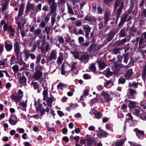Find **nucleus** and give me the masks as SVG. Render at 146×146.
I'll return each mask as SVG.
<instances>
[{"mask_svg":"<svg viewBox=\"0 0 146 146\" xmlns=\"http://www.w3.org/2000/svg\"><path fill=\"white\" fill-rule=\"evenodd\" d=\"M26 78L25 77H22L20 79V83L21 84H25L26 82Z\"/></svg>","mask_w":146,"mask_h":146,"instance_id":"nucleus-36","label":"nucleus"},{"mask_svg":"<svg viewBox=\"0 0 146 146\" xmlns=\"http://www.w3.org/2000/svg\"><path fill=\"white\" fill-rule=\"evenodd\" d=\"M26 21L25 20H23L21 23L18 22V28L21 30L24 25L26 23Z\"/></svg>","mask_w":146,"mask_h":146,"instance_id":"nucleus-20","label":"nucleus"},{"mask_svg":"<svg viewBox=\"0 0 146 146\" xmlns=\"http://www.w3.org/2000/svg\"><path fill=\"white\" fill-rule=\"evenodd\" d=\"M133 70L132 69H129L125 75V76L127 78H129L131 76Z\"/></svg>","mask_w":146,"mask_h":146,"instance_id":"nucleus-22","label":"nucleus"},{"mask_svg":"<svg viewBox=\"0 0 146 146\" xmlns=\"http://www.w3.org/2000/svg\"><path fill=\"white\" fill-rule=\"evenodd\" d=\"M27 100L24 102H21L20 103H19V105L20 106H21L23 108H25L27 107Z\"/></svg>","mask_w":146,"mask_h":146,"instance_id":"nucleus-35","label":"nucleus"},{"mask_svg":"<svg viewBox=\"0 0 146 146\" xmlns=\"http://www.w3.org/2000/svg\"><path fill=\"white\" fill-rule=\"evenodd\" d=\"M97 62L99 64L100 70H102L106 66V64L104 62L101 61H98Z\"/></svg>","mask_w":146,"mask_h":146,"instance_id":"nucleus-15","label":"nucleus"},{"mask_svg":"<svg viewBox=\"0 0 146 146\" xmlns=\"http://www.w3.org/2000/svg\"><path fill=\"white\" fill-rule=\"evenodd\" d=\"M8 3V2L7 1H6L5 2L2 8V11H4L7 9Z\"/></svg>","mask_w":146,"mask_h":146,"instance_id":"nucleus-38","label":"nucleus"},{"mask_svg":"<svg viewBox=\"0 0 146 146\" xmlns=\"http://www.w3.org/2000/svg\"><path fill=\"white\" fill-rule=\"evenodd\" d=\"M41 59V56L40 54H38L36 59V63L38 64L40 62Z\"/></svg>","mask_w":146,"mask_h":146,"instance_id":"nucleus-61","label":"nucleus"},{"mask_svg":"<svg viewBox=\"0 0 146 146\" xmlns=\"http://www.w3.org/2000/svg\"><path fill=\"white\" fill-rule=\"evenodd\" d=\"M50 28L48 27H46L45 28L44 31L48 35L50 33Z\"/></svg>","mask_w":146,"mask_h":146,"instance_id":"nucleus-50","label":"nucleus"},{"mask_svg":"<svg viewBox=\"0 0 146 146\" xmlns=\"http://www.w3.org/2000/svg\"><path fill=\"white\" fill-rule=\"evenodd\" d=\"M47 103L49 107H51L52 106V104L53 100L52 97L50 98H46L45 100H44Z\"/></svg>","mask_w":146,"mask_h":146,"instance_id":"nucleus-13","label":"nucleus"},{"mask_svg":"<svg viewBox=\"0 0 146 146\" xmlns=\"http://www.w3.org/2000/svg\"><path fill=\"white\" fill-rule=\"evenodd\" d=\"M57 52L55 50H51L48 57V59L50 61L55 60L57 58Z\"/></svg>","mask_w":146,"mask_h":146,"instance_id":"nucleus-4","label":"nucleus"},{"mask_svg":"<svg viewBox=\"0 0 146 146\" xmlns=\"http://www.w3.org/2000/svg\"><path fill=\"white\" fill-rule=\"evenodd\" d=\"M14 52L16 54V59L20 60H21V58L19 55L21 47L19 43L17 42H16L14 44Z\"/></svg>","mask_w":146,"mask_h":146,"instance_id":"nucleus-2","label":"nucleus"},{"mask_svg":"<svg viewBox=\"0 0 146 146\" xmlns=\"http://www.w3.org/2000/svg\"><path fill=\"white\" fill-rule=\"evenodd\" d=\"M146 75V63H145V65L144 66L143 70L142 77L143 79L144 82H145V76Z\"/></svg>","mask_w":146,"mask_h":146,"instance_id":"nucleus-25","label":"nucleus"},{"mask_svg":"<svg viewBox=\"0 0 146 146\" xmlns=\"http://www.w3.org/2000/svg\"><path fill=\"white\" fill-rule=\"evenodd\" d=\"M124 141L122 139L117 141L115 143V146H122L124 144Z\"/></svg>","mask_w":146,"mask_h":146,"instance_id":"nucleus-23","label":"nucleus"},{"mask_svg":"<svg viewBox=\"0 0 146 146\" xmlns=\"http://www.w3.org/2000/svg\"><path fill=\"white\" fill-rule=\"evenodd\" d=\"M90 113H93L95 115L96 118L98 119L101 118L102 116V113L96 110H92L90 112Z\"/></svg>","mask_w":146,"mask_h":146,"instance_id":"nucleus-9","label":"nucleus"},{"mask_svg":"<svg viewBox=\"0 0 146 146\" xmlns=\"http://www.w3.org/2000/svg\"><path fill=\"white\" fill-rule=\"evenodd\" d=\"M46 23L44 21H42L40 25V26L43 28L45 26Z\"/></svg>","mask_w":146,"mask_h":146,"instance_id":"nucleus-53","label":"nucleus"},{"mask_svg":"<svg viewBox=\"0 0 146 146\" xmlns=\"http://www.w3.org/2000/svg\"><path fill=\"white\" fill-rule=\"evenodd\" d=\"M95 135V134H94L93 135L92 137L87 139L86 140L88 144L91 145L93 143H96V142L94 139V136Z\"/></svg>","mask_w":146,"mask_h":146,"instance_id":"nucleus-10","label":"nucleus"},{"mask_svg":"<svg viewBox=\"0 0 146 146\" xmlns=\"http://www.w3.org/2000/svg\"><path fill=\"white\" fill-rule=\"evenodd\" d=\"M15 60V56L13 55L12 57L11 58L10 61V64L11 65H12L13 64Z\"/></svg>","mask_w":146,"mask_h":146,"instance_id":"nucleus-41","label":"nucleus"},{"mask_svg":"<svg viewBox=\"0 0 146 146\" xmlns=\"http://www.w3.org/2000/svg\"><path fill=\"white\" fill-rule=\"evenodd\" d=\"M11 117L9 119V123L12 125H15L17 122V117L15 116V119L13 120L12 118V117L13 115H14L13 114H11Z\"/></svg>","mask_w":146,"mask_h":146,"instance_id":"nucleus-11","label":"nucleus"},{"mask_svg":"<svg viewBox=\"0 0 146 146\" xmlns=\"http://www.w3.org/2000/svg\"><path fill=\"white\" fill-rule=\"evenodd\" d=\"M24 10V7L21 6L19 10V13L18 14V17L21 16L23 14Z\"/></svg>","mask_w":146,"mask_h":146,"instance_id":"nucleus-39","label":"nucleus"},{"mask_svg":"<svg viewBox=\"0 0 146 146\" xmlns=\"http://www.w3.org/2000/svg\"><path fill=\"white\" fill-rule=\"evenodd\" d=\"M63 56L62 55H61L58 58L56 63L58 65H59L62 63L63 59Z\"/></svg>","mask_w":146,"mask_h":146,"instance_id":"nucleus-21","label":"nucleus"},{"mask_svg":"<svg viewBox=\"0 0 146 146\" xmlns=\"http://www.w3.org/2000/svg\"><path fill=\"white\" fill-rule=\"evenodd\" d=\"M51 25L53 26L55 21V17L54 16H52L51 19Z\"/></svg>","mask_w":146,"mask_h":146,"instance_id":"nucleus-59","label":"nucleus"},{"mask_svg":"<svg viewBox=\"0 0 146 146\" xmlns=\"http://www.w3.org/2000/svg\"><path fill=\"white\" fill-rule=\"evenodd\" d=\"M129 143H130V146H141L140 145L136 143H132L130 141L129 142Z\"/></svg>","mask_w":146,"mask_h":146,"instance_id":"nucleus-64","label":"nucleus"},{"mask_svg":"<svg viewBox=\"0 0 146 146\" xmlns=\"http://www.w3.org/2000/svg\"><path fill=\"white\" fill-rule=\"evenodd\" d=\"M110 12L109 11H106L105 13V17L104 18V23L106 24L109 20V15Z\"/></svg>","mask_w":146,"mask_h":146,"instance_id":"nucleus-16","label":"nucleus"},{"mask_svg":"<svg viewBox=\"0 0 146 146\" xmlns=\"http://www.w3.org/2000/svg\"><path fill=\"white\" fill-rule=\"evenodd\" d=\"M58 40L60 42V43L63 44L64 42V39L62 36H59L58 38Z\"/></svg>","mask_w":146,"mask_h":146,"instance_id":"nucleus-57","label":"nucleus"},{"mask_svg":"<svg viewBox=\"0 0 146 146\" xmlns=\"http://www.w3.org/2000/svg\"><path fill=\"white\" fill-rule=\"evenodd\" d=\"M12 68L13 69V71L15 72H17V71H18L19 70H20V71H21V70H19V67H18V65H15L14 66L12 67ZM20 69H21V68H20Z\"/></svg>","mask_w":146,"mask_h":146,"instance_id":"nucleus-37","label":"nucleus"},{"mask_svg":"<svg viewBox=\"0 0 146 146\" xmlns=\"http://www.w3.org/2000/svg\"><path fill=\"white\" fill-rule=\"evenodd\" d=\"M74 92V90L71 88L70 89V91L69 92L67 93V95L69 96H71L73 95V92Z\"/></svg>","mask_w":146,"mask_h":146,"instance_id":"nucleus-56","label":"nucleus"},{"mask_svg":"<svg viewBox=\"0 0 146 146\" xmlns=\"http://www.w3.org/2000/svg\"><path fill=\"white\" fill-rule=\"evenodd\" d=\"M68 13L71 15H74V12L71 6L68 4H67Z\"/></svg>","mask_w":146,"mask_h":146,"instance_id":"nucleus-33","label":"nucleus"},{"mask_svg":"<svg viewBox=\"0 0 146 146\" xmlns=\"http://www.w3.org/2000/svg\"><path fill=\"white\" fill-rule=\"evenodd\" d=\"M125 82V79L123 78H120L119 80V83L124 84Z\"/></svg>","mask_w":146,"mask_h":146,"instance_id":"nucleus-48","label":"nucleus"},{"mask_svg":"<svg viewBox=\"0 0 146 146\" xmlns=\"http://www.w3.org/2000/svg\"><path fill=\"white\" fill-rule=\"evenodd\" d=\"M9 31L11 32L10 35L11 36H13L14 34L15 31L14 30L11 28H9Z\"/></svg>","mask_w":146,"mask_h":146,"instance_id":"nucleus-51","label":"nucleus"},{"mask_svg":"<svg viewBox=\"0 0 146 146\" xmlns=\"http://www.w3.org/2000/svg\"><path fill=\"white\" fill-rule=\"evenodd\" d=\"M112 81L111 80H108L105 83L104 86L105 87H106L107 88H109L108 86L111 83Z\"/></svg>","mask_w":146,"mask_h":146,"instance_id":"nucleus-45","label":"nucleus"},{"mask_svg":"<svg viewBox=\"0 0 146 146\" xmlns=\"http://www.w3.org/2000/svg\"><path fill=\"white\" fill-rule=\"evenodd\" d=\"M41 4L40 3L38 4L37 6L36 11L38 12L41 10Z\"/></svg>","mask_w":146,"mask_h":146,"instance_id":"nucleus-60","label":"nucleus"},{"mask_svg":"<svg viewBox=\"0 0 146 146\" xmlns=\"http://www.w3.org/2000/svg\"><path fill=\"white\" fill-rule=\"evenodd\" d=\"M31 84L33 85L34 88L35 90H37L38 89L39 85L38 84L37 82H31Z\"/></svg>","mask_w":146,"mask_h":146,"instance_id":"nucleus-34","label":"nucleus"},{"mask_svg":"<svg viewBox=\"0 0 146 146\" xmlns=\"http://www.w3.org/2000/svg\"><path fill=\"white\" fill-rule=\"evenodd\" d=\"M119 5L120 6V7H119L117 12V20L120 17V15L121 13V11L123 7V6H122V4L121 3Z\"/></svg>","mask_w":146,"mask_h":146,"instance_id":"nucleus-17","label":"nucleus"},{"mask_svg":"<svg viewBox=\"0 0 146 146\" xmlns=\"http://www.w3.org/2000/svg\"><path fill=\"white\" fill-rule=\"evenodd\" d=\"M30 55V52L27 50L25 49L21 53L19 54V55L21 58V60H20L17 59V63L21 66V70H22L24 69V67L26 63L23 61V58L25 62L27 61L29 58Z\"/></svg>","mask_w":146,"mask_h":146,"instance_id":"nucleus-1","label":"nucleus"},{"mask_svg":"<svg viewBox=\"0 0 146 146\" xmlns=\"http://www.w3.org/2000/svg\"><path fill=\"white\" fill-rule=\"evenodd\" d=\"M140 112V110L139 109H136L133 112V114L134 115L138 116Z\"/></svg>","mask_w":146,"mask_h":146,"instance_id":"nucleus-43","label":"nucleus"},{"mask_svg":"<svg viewBox=\"0 0 146 146\" xmlns=\"http://www.w3.org/2000/svg\"><path fill=\"white\" fill-rule=\"evenodd\" d=\"M10 97L12 100H14L15 102H20L22 99V96H20L17 95H15L14 94L11 95Z\"/></svg>","mask_w":146,"mask_h":146,"instance_id":"nucleus-7","label":"nucleus"},{"mask_svg":"<svg viewBox=\"0 0 146 146\" xmlns=\"http://www.w3.org/2000/svg\"><path fill=\"white\" fill-rule=\"evenodd\" d=\"M101 95L104 98L106 102H109L112 100V98L110 95L107 93L104 90H103L101 93Z\"/></svg>","mask_w":146,"mask_h":146,"instance_id":"nucleus-3","label":"nucleus"},{"mask_svg":"<svg viewBox=\"0 0 146 146\" xmlns=\"http://www.w3.org/2000/svg\"><path fill=\"white\" fill-rule=\"evenodd\" d=\"M34 8V4L29 3L27 5V8L25 10V12L27 13H29L30 12L31 9L33 10Z\"/></svg>","mask_w":146,"mask_h":146,"instance_id":"nucleus-14","label":"nucleus"},{"mask_svg":"<svg viewBox=\"0 0 146 146\" xmlns=\"http://www.w3.org/2000/svg\"><path fill=\"white\" fill-rule=\"evenodd\" d=\"M119 52V50L118 48H116L114 49L113 51V53L115 54H117Z\"/></svg>","mask_w":146,"mask_h":146,"instance_id":"nucleus-54","label":"nucleus"},{"mask_svg":"<svg viewBox=\"0 0 146 146\" xmlns=\"http://www.w3.org/2000/svg\"><path fill=\"white\" fill-rule=\"evenodd\" d=\"M129 90L130 94L131 95L133 96V95L136 92V91L132 89H129Z\"/></svg>","mask_w":146,"mask_h":146,"instance_id":"nucleus-46","label":"nucleus"},{"mask_svg":"<svg viewBox=\"0 0 146 146\" xmlns=\"http://www.w3.org/2000/svg\"><path fill=\"white\" fill-rule=\"evenodd\" d=\"M83 29L85 32L86 37H88L91 28L88 25H85L83 26Z\"/></svg>","mask_w":146,"mask_h":146,"instance_id":"nucleus-8","label":"nucleus"},{"mask_svg":"<svg viewBox=\"0 0 146 146\" xmlns=\"http://www.w3.org/2000/svg\"><path fill=\"white\" fill-rule=\"evenodd\" d=\"M126 118L128 119H130L132 120L133 119V117L131 115V113H129L127 114Z\"/></svg>","mask_w":146,"mask_h":146,"instance_id":"nucleus-44","label":"nucleus"},{"mask_svg":"<svg viewBox=\"0 0 146 146\" xmlns=\"http://www.w3.org/2000/svg\"><path fill=\"white\" fill-rule=\"evenodd\" d=\"M71 53L73 55L74 57L75 58L77 59L79 57V53L78 52L74 51L71 52Z\"/></svg>","mask_w":146,"mask_h":146,"instance_id":"nucleus-30","label":"nucleus"},{"mask_svg":"<svg viewBox=\"0 0 146 146\" xmlns=\"http://www.w3.org/2000/svg\"><path fill=\"white\" fill-rule=\"evenodd\" d=\"M66 87V85L61 83H59L57 86V88L58 89H60L62 90L63 88H65Z\"/></svg>","mask_w":146,"mask_h":146,"instance_id":"nucleus-32","label":"nucleus"},{"mask_svg":"<svg viewBox=\"0 0 146 146\" xmlns=\"http://www.w3.org/2000/svg\"><path fill=\"white\" fill-rule=\"evenodd\" d=\"M74 7L73 9L74 10L75 14H77L79 11V6L78 4H75L74 3Z\"/></svg>","mask_w":146,"mask_h":146,"instance_id":"nucleus-29","label":"nucleus"},{"mask_svg":"<svg viewBox=\"0 0 146 146\" xmlns=\"http://www.w3.org/2000/svg\"><path fill=\"white\" fill-rule=\"evenodd\" d=\"M65 73L64 66L63 64H62L61 66V73L62 75H65Z\"/></svg>","mask_w":146,"mask_h":146,"instance_id":"nucleus-52","label":"nucleus"},{"mask_svg":"<svg viewBox=\"0 0 146 146\" xmlns=\"http://www.w3.org/2000/svg\"><path fill=\"white\" fill-rule=\"evenodd\" d=\"M35 105L36 107V109L37 111H38L41 110L42 107V105L41 104H39L38 102H35Z\"/></svg>","mask_w":146,"mask_h":146,"instance_id":"nucleus-18","label":"nucleus"},{"mask_svg":"<svg viewBox=\"0 0 146 146\" xmlns=\"http://www.w3.org/2000/svg\"><path fill=\"white\" fill-rule=\"evenodd\" d=\"M80 138V137L79 136H77L74 137L73 138V139L77 143L78 142Z\"/></svg>","mask_w":146,"mask_h":146,"instance_id":"nucleus-62","label":"nucleus"},{"mask_svg":"<svg viewBox=\"0 0 146 146\" xmlns=\"http://www.w3.org/2000/svg\"><path fill=\"white\" fill-rule=\"evenodd\" d=\"M106 76L107 77H108L112 74V72L109 70H107L106 72Z\"/></svg>","mask_w":146,"mask_h":146,"instance_id":"nucleus-58","label":"nucleus"},{"mask_svg":"<svg viewBox=\"0 0 146 146\" xmlns=\"http://www.w3.org/2000/svg\"><path fill=\"white\" fill-rule=\"evenodd\" d=\"M126 39L125 38L122 39L121 40L117 41L116 44L118 46L122 45L126 42Z\"/></svg>","mask_w":146,"mask_h":146,"instance_id":"nucleus-26","label":"nucleus"},{"mask_svg":"<svg viewBox=\"0 0 146 146\" xmlns=\"http://www.w3.org/2000/svg\"><path fill=\"white\" fill-rule=\"evenodd\" d=\"M101 134L102 136H106L108 135V134L106 131L103 130L101 131Z\"/></svg>","mask_w":146,"mask_h":146,"instance_id":"nucleus-55","label":"nucleus"},{"mask_svg":"<svg viewBox=\"0 0 146 146\" xmlns=\"http://www.w3.org/2000/svg\"><path fill=\"white\" fill-rule=\"evenodd\" d=\"M42 30L39 29H37L34 31V36H38L41 35Z\"/></svg>","mask_w":146,"mask_h":146,"instance_id":"nucleus-24","label":"nucleus"},{"mask_svg":"<svg viewBox=\"0 0 146 146\" xmlns=\"http://www.w3.org/2000/svg\"><path fill=\"white\" fill-rule=\"evenodd\" d=\"M121 3L122 4V6H123V2L120 1H116L115 2L114 9H116L118 7H120V4Z\"/></svg>","mask_w":146,"mask_h":146,"instance_id":"nucleus-27","label":"nucleus"},{"mask_svg":"<svg viewBox=\"0 0 146 146\" xmlns=\"http://www.w3.org/2000/svg\"><path fill=\"white\" fill-rule=\"evenodd\" d=\"M136 103L135 102H132L130 100L129 102V108L130 109H132L134 108L135 106Z\"/></svg>","mask_w":146,"mask_h":146,"instance_id":"nucleus-31","label":"nucleus"},{"mask_svg":"<svg viewBox=\"0 0 146 146\" xmlns=\"http://www.w3.org/2000/svg\"><path fill=\"white\" fill-rule=\"evenodd\" d=\"M56 5L55 3H52L50 6V13H54L56 9Z\"/></svg>","mask_w":146,"mask_h":146,"instance_id":"nucleus-12","label":"nucleus"},{"mask_svg":"<svg viewBox=\"0 0 146 146\" xmlns=\"http://www.w3.org/2000/svg\"><path fill=\"white\" fill-rule=\"evenodd\" d=\"M5 46L6 50L8 52L10 51L12 49L13 45L9 40H7L5 42Z\"/></svg>","mask_w":146,"mask_h":146,"instance_id":"nucleus-6","label":"nucleus"},{"mask_svg":"<svg viewBox=\"0 0 146 146\" xmlns=\"http://www.w3.org/2000/svg\"><path fill=\"white\" fill-rule=\"evenodd\" d=\"M48 89L45 88L44 89V90L42 94L43 96V99L45 100V99L47 98L48 96Z\"/></svg>","mask_w":146,"mask_h":146,"instance_id":"nucleus-28","label":"nucleus"},{"mask_svg":"<svg viewBox=\"0 0 146 146\" xmlns=\"http://www.w3.org/2000/svg\"><path fill=\"white\" fill-rule=\"evenodd\" d=\"M137 83L134 82L133 83L131 84L130 83H129V86L131 87H134L135 88H137Z\"/></svg>","mask_w":146,"mask_h":146,"instance_id":"nucleus-42","label":"nucleus"},{"mask_svg":"<svg viewBox=\"0 0 146 146\" xmlns=\"http://www.w3.org/2000/svg\"><path fill=\"white\" fill-rule=\"evenodd\" d=\"M77 62L73 63L71 66V69L72 71H74L76 68Z\"/></svg>","mask_w":146,"mask_h":146,"instance_id":"nucleus-47","label":"nucleus"},{"mask_svg":"<svg viewBox=\"0 0 146 146\" xmlns=\"http://www.w3.org/2000/svg\"><path fill=\"white\" fill-rule=\"evenodd\" d=\"M133 131L135 132L137 135L138 137L139 134L142 135H144V133L143 131L139 130L137 128L134 129Z\"/></svg>","mask_w":146,"mask_h":146,"instance_id":"nucleus-19","label":"nucleus"},{"mask_svg":"<svg viewBox=\"0 0 146 146\" xmlns=\"http://www.w3.org/2000/svg\"><path fill=\"white\" fill-rule=\"evenodd\" d=\"M88 58V56L87 55H82L80 58L79 60L81 61H82L87 59Z\"/></svg>","mask_w":146,"mask_h":146,"instance_id":"nucleus-40","label":"nucleus"},{"mask_svg":"<svg viewBox=\"0 0 146 146\" xmlns=\"http://www.w3.org/2000/svg\"><path fill=\"white\" fill-rule=\"evenodd\" d=\"M42 76V73L40 70H37L33 76V78L36 80H39Z\"/></svg>","mask_w":146,"mask_h":146,"instance_id":"nucleus-5","label":"nucleus"},{"mask_svg":"<svg viewBox=\"0 0 146 146\" xmlns=\"http://www.w3.org/2000/svg\"><path fill=\"white\" fill-rule=\"evenodd\" d=\"M75 24L76 26L77 27H80L82 25V23L81 21H77L76 22Z\"/></svg>","mask_w":146,"mask_h":146,"instance_id":"nucleus-63","label":"nucleus"},{"mask_svg":"<svg viewBox=\"0 0 146 146\" xmlns=\"http://www.w3.org/2000/svg\"><path fill=\"white\" fill-rule=\"evenodd\" d=\"M90 69L93 72H94L96 69L94 65L93 64H92L90 67Z\"/></svg>","mask_w":146,"mask_h":146,"instance_id":"nucleus-49","label":"nucleus"}]
</instances>
